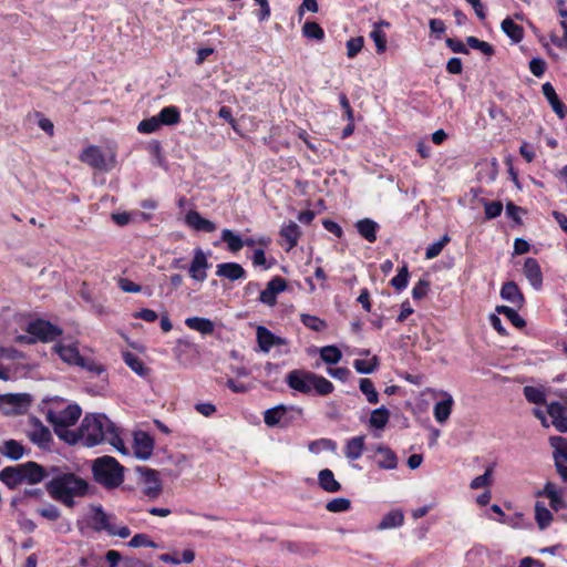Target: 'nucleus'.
I'll list each match as a JSON object with an SVG mask.
<instances>
[{"label": "nucleus", "instance_id": "obj_1", "mask_svg": "<svg viewBox=\"0 0 567 567\" xmlns=\"http://www.w3.org/2000/svg\"><path fill=\"white\" fill-rule=\"evenodd\" d=\"M80 437L83 445L87 447L107 442L121 453H126L124 443L120 439L115 425L105 414L86 415L80 426Z\"/></svg>", "mask_w": 567, "mask_h": 567}, {"label": "nucleus", "instance_id": "obj_2", "mask_svg": "<svg viewBox=\"0 0 567 567\" xmlns=\"http://www.w3.org/2000/svg\"><path fill=\"white\" fill-rule=\"evenodd\" d=\"M45 491L50 496H85L90 493V483L66 465H51Z\"/></svg>", "mask_w": 567, "mask_h": 567}, {"label": "nucleus", "instance_id": "obj_3", "mask_svg": "<svg viewBox=\"0 0 567 567\" xmlns=\"http://www.w3.org/2000/svg\"><path fill=\"white\" fill-rule=\"evenodd\" d=\"M285 381L291 390L306 395L315 391L318 395L324 396L334 390L333 384L328 379L303 369L291 370L286 375Z\"/></svg>", "mask_w": 567, "mask_h": 567}, {"label": "nucleus", "instance_id": "obj_4", "mask_svg": "<svg viewBox=\"0 0 567 567\" xmlns=\"http://www.w3.org/2000/svg\"><path fill=\"white\" fill-rule=\"evenodd\" d=\"M94 481L106 489L118 487L124 481V466L116 458L104 455L92 462Z\"/></svg>", "mask_w": 567, "mask_h": 567}, {"label": "nucleus", "instance_id": "obj_5", "mask_svg": "<svg viewBox=\"0 0 567 567\" xmlns=\"http://www.w3.org/2000/svg\"><path fill=\"white\" fill-rule=\"evenodd\" d=\"M92 520L93 528L95 530H106L112 536H118L126 538L131 535V530L127 526L116 528V526L110 523V516L103 511L101 506H92Z\"/></svg>", "mask_w": 567, "mask_h": 567}, {"label": "nucleus", "instance_id": "obj_6", "mask_svg": "<svg viewBox=\"0 0 567 567\" xmlns=\"http://www.w3.org/2000/svg\"><path fill=\"white\" fill-rule=\"evenodd\" d=\"M82 410L78 404H70L60 412L49 411L47 414V420L52 425H54L55 429H66L78 422Z\"/></svg>", "mask_w": 567, "mask_h": 567}, {"label": "nucleus", "instance_id": "obj_7", "mask_svg": "<svg viewBox=\"0 0 567 567\" xmlns=\"http://www.w3.org/2000/svg\"><path fill=\"white\" fill-rule=\"evenodd\" d=\"M27 332L42 342H50L62 334V329L52 324L50 321L37 319L28 324Z\"/></svg>", "mask_w": 567, "mask_h": 567}, {"label": "nucleus", "instance_id": "obj_8", "mask_svg": "<svg viewBox=\"0 0 567 567\" xmlns=\"http://www.w3.org/2000/svg\"><path fill=\"white\" fill-rule=\"evenodd\" d=\"M136 473L138 474V482L144 486V493L147 496L157 495L162 492V483L157 471L138 466Z\"/></svg>", "mask_w": 567, "mask_h": 567}, {"label": "nucleus", "instance_id": "obj_9", "mask_svg": "<svg viewBox=\"0 0 567 567\" xmlns=\"http://www.w3.org/2000/svg\"><path fill=\"white\" fill-rule=\"evenodd\" d=\"M21 465L22 483L38 484L49 480V466L44 467L37 462L28 461Z\"/></svg>", "mask_w": 567, "mask_h": 567}, {"label": "nucleus", "instance_id": "obj_10", "mask_svg": "<svg viewBox=\"0 0 567 567\" xmlns=\"http://www.w3.org/2000/svg\"><path fill=\"white\" fill-rule=\"evenodd\" d=\"M287 288L286 279L277 276L274 277L265 290L260 292L259 300L267 306H275L277 302V295L285 291Z\"/></svg>", "mask_w": 567, "mask_h": 567}, {"label": "nucleus", "instance_id": "obj_11", "mask_svg": "<svg viewBox=\"0 0 567 567\" xmlns=\"http://www.w3.org/2000/svg\"><path fill=\"white\" fill-rule=\"evenodd\" d=\"M134 455L140 460H148L154 450V440L146 432H137L134 436Z\"/></svg>", "mask_w": 567, "mask_h": 567}, {"label": "nucleus", "instance_id": "obj_12", "mask_svg": "<svg viewBox=\"0 0 567 567\" xmlns=\"http://www.w3.org/2000/svg\"><path fill=\"white\" fill-rule=\"evenodd\" d=\"M209 267L206 255L199 248L195 249L194 258L189 266V275L190 277L199 282H203L206 277V269Z\"/></svg>", "mask_w": 567, "mask_h": 567}, {"label": "nucleus", "instance_id": "obj_13", "mask_svg": "<svg viewBox=\"0 0 567 567\" xmlns=\"http://www.w3.org/2000/svg\"><path fill=\"white\" fill-rule=\"evenodd\" d=\"M81 162L90 165L96 169H107V165L104 158L102 151L95 146L91 145L82 151L80 154Z\"/></svg>", "mask_w": 567, "mask_h": 567}, {"label": "nucleus", "instance_id": "obj_14", "mask_svg": "<svg viewBox=\"0 0 567 567\" xmlns=\"http://www.w3.org/2000/svg\"><path fill=\"white\" fill-rule=\"evenodd\" d=\"M524 275L529 281V284L535 289H540L543 285V274L540 270V266L535 258L528 257L524 262L523 268Z\"/></svg>", "mask_w": 567, "mask_h": 567}, {"label": "nucleus", "instance_id": "obj_15", "mask_svg": "<svg viewBox=\"0 0 567 567\" xmlns=\"http://www.w3.org/2000/svg\"><path fill=\"white\" fill-rule=\"evenodd\" d=\"M216 276L236 281L246 277V270L237 262H223L217 265Z\"/></svg>", "mask_w": 567, "mask_h": 567}, {"label": "nucleus", "instance_id": "obj_16", "mask_svg": "<svg viewBox=\"0 0 567 567\" xmlns=\"http://www.w3.org/2000/svg\"><path fill=\"white\" fill-rule=\"evenodd\" d=\"M54 351L59 354L62 361L71 365H84V358L80 354L75 346H63L58 343L54 346Z\"/></svg>", "mask_w": 567, "mask_h": 567}, {"label": "nucleus", "instance_id": "obj_17", "mask_svg": "<svg viewBox=\"0 0 567 567\" xmlns=\"http://www.w3.org/2000/svg\"><path fill=\"white\" fill-rule=\"evenodd\" d=\"M185 223L197 231L213 233L216 230V225L202 217L196 210H189L185 216Z\"/></svg>", "mask_w": 567, "mask_h": 567}, {"label": "nucleus", "instance_id": "obj_18", "mask_svg": "<svg viewBox=\"0 0 567 567\" xmlns=\"http://www.w3.org/2000/svg\"><path fill=\"white\" fill-rule=\"evenodd\" d=\"M31 403V396L27 393H6L0 395V404L10 405L13 411L20 412Z\"/></svg>", "mask_w": 567, "mask_h": 567}, {"label": "nucleus", "instance_id": "obj_19", "mask_svg": "<svg viewBox=\"0 0 567 567\" xmlns=\"http://www.w3.org/2000/svg\"><path fill=\"white\" fill-rule=\"evenodd\" d=\"M31 442L37 444L41 449H47L49 443L52 441L50 430L44 426L39 420H35L34 429L28 433Z\"/></svg>", "mask_w": 567, "mask_h": 567}, {"label": "nucleus", "instance_id": "obj_20", "mask_svg": "<svg viewBox=\"0 0 567 567\" xmlns=\"http://www.w3.org/2000/svg\"><path fill=\"white\" fill-rule=\"evenodd\" d=\"M501 297L517 308H520L525 301L522 291L514 281H507L502 286Z\"/></svg>", "mask_w": 567, "mask_h": 567}, {"label": "nucleus", "instance_id": "obj_21", "mask_svg": "<svg viewBox=\"0 0 567 567\" xmlns=\"http://www.w3.org/2000/svg\"><path fill=\"white\" fill-rule=\"evenodd\" d=\"M375 452L379 455L377 464L380 468L394 470L398 466V457L390 447L379 444Z\"/></svg>", "mask_w": 567, "mask_h": 567}, {"label": "nucleus", "instance_id": "obj_22", "mask_svg": "<svg viewBox=\"0 0 567 567\" xmlns=\"http://www.w3.org/2000/svg\"><path fill=\"white\" fill-rule=\"evenodd\" d=\"M0 453L11 461H19L25 453L24 446L16 440H7L0 446Z\"/></svg>", "mask_w": 567, "mask_h": 567}, {"label": "nucleus", "instance_id": "obj_23", "mask_svg": "<svg viewBox=\"0 0 567 567\" xmlns=\"http://www.w3.org/2000/svg\"><path fill=\"white\" fill-rule=\"evenodd\" d=\"M364 435H359L347 441L344 447V455L350 461L360 458L364 451Z\"/></svg>", "mask_w": 567, "mask_h": 567}, {"label": "nucleus", "instance_id": "obj_24", "mask_svg": "<svg viewBox=\"0 0 567 567\" xmlns=\"http://www.w3.org/2000/svg\"><path fill=\"white\" fill-rule=\"evenodd\" d=\"M0 481L8 487L13 488L22 484L21 465L7 466L0 471Z\"/></svg>", "mask_w": 567, "mask_h": 567}, {"label": "nucleus", "instance_id": "obj_25", "mask_svg": "<svg viewBox=\"0 0 567 567\" xmlns=\"http://www.w3.org/2000/svg\"><path fill=\"white\" fill-rule=\"evenodd\" d=\"M355 228L361 237L369 243L377 240V230L379 229L378 223L370 218H363L357 221Z\"/></svg>", "mask_w": 567, "mask_h": 567}, {"label": "nucleus", "instance_id": "obj_26", "mask_svg": "<svg viewBox=\"0 0 567 567\" xmlns=\"http://www.w3.org/2000/svg\"><path fill=\"white\" fill-rule=\"evenodd\" d=\"M542 91H543L544 96L547 99V101L549 102L550 106L553 107L554 112L560 118L565 117V112H564L565 105L558 99L554 86L549 82H546V83L543 84Z\"/></svg>", "mask_w": 567, "mask_h": 567}, {"label": "nucleus", "instance_id": "obj_27", "mask_svg": "<svg viewBox=\"0 0 567 567\" xmlns=\"http://www.w3.org/2000/svg\"><path fill=\"white\" fill-rule=\"evenodd\" d=\"M185 324L202 334H212L215 330V323L210 319L203 317H189L185 320Z\"/></svg>", "mask_w": 567, "mask_h": 567}, {"label": "nucleus", "instance_id": "obj_28", "mask_svg": "<svg viewBox=\"0 0 567 567\" xmlns=\"http://www.w3.org/2000/svg\"><path fill=\"white\" fill-rule=\"evenodd\" d=\"M453 403V398L450 394L444 400L435 403L433 414L439 423H444L449 420Z\"/></svg>", "mask_w": 567, "mask_h": 567}, {"label": "nucleus", "instance_id": "obj_29", "mask_svg": "<svg viewBox=\"0 0 567 567\" xmlns=\"http://www.w3.org/2000/svg\"><path fill=\"white\" fill-rule=\"evenodd\" d=\"M404 522V515L400 509H392L383 516L377 528L379 530L391 529L400 527Z\"/></svg>", "mask_w": 567, "mask_h": 567}, {"label": "nucleus", "instance_id": "obj_30", "mask_svg": "<svg viewBox=\"0 0 567 567\" xmlns=\"http://www.w3.org/2000/svg\"><path fill=\"white\" fill-rule=\"evenodd\" d=\"M501 29L515 43L520 42L524 38L523 27L515 23L511 18L502 21Z\"/></svg>", "mask_w": 567, "mask_h": 567}, {"label": "nucleus", "instance_id": "obj_31", "mask_svg": "<svg viewBox=\"0 0 567 567\" xmlns=\"http://www.w3.org/2000/svg\"><path fill=\"white\" fill-rule=\"evenodd\" d=\"M288 412V406L279 404L275 408L268 409L264 413V422L266 425L274 427L280 425L281 420Z\"/></svg>", "mask_w": 567, "mask_h": 567}, {"label": "nucleus", "instance_id": "obj_32", "mask_svg": "<svg viewBox=\"0 0 567 567\" xmlns=\"http://www.w3.org/2000/svg\"><path fill=\"white\" fill-rule=\"evenodd\" d=\"M549 444L554 449L553 457L555 462H567V439L563 436H550Z\"/></svg>", "mask_w": 567, "mask_h": 567}, {"label": "nucleus", "instance_id": "obj_33", "mask_svg": "<svg viewBox=\"0 0 567 567\" xmlns=\"http://www.w3.org/2000/svg\"><path fill=\"white\" fill-rule=\"evenodd\" d=\"M320 486L328 493H336L340 489V484L336 481L332 471L321 470L318 475Z\"/></svg>", "mask_w": 567, "mask_h": 567}, {"label": "nucleus", "instance_id": "obj_34", "mask_svg": "<svg viewBox=\"0 0 567 567\" xmlns=\"http://www.w3.org/2000/svg\"><path fill=\"white\" fill-rule=\"evenodd\" d=\"M535 519L542 530L546 529L553 520L550 509L540 502H536L535 504Z\"/></svg>", "mask_w": 567, "mask_h": 567}, {"label": "nucleus", "instance_id": "obj_35", "mask_svg": "<svg viewBox=\"0 0 567 567\" xmlns=\"http://www.w3.org/2000/svg\"><path fill=\"white\" fill-rule=\"evenodd\" d=\"M300 234V228L295 221H290L280 229V235L288 243V250L297 246Z\"/></svg>", "mask_w": 567, "mask_h": 567}, {"label": "nucleus", "instance_id": "obj_36", "mask_svg": "<svg viewBox=\"0 0 567 567\" xmlns=\"http://www.w3.org/2000/svg\"><path fill=\"white\" fill-rule=\"evenodd\" d=\"M161 125H175L181 122V112L176 106H166L157 115Z\"/></svg>", "mask_w": 567, "mask_h": 567}, {"label": "nucleus", "instance_id": "obj_37", "mask_svg": "<svg viewBox=\"0 0 567 567\" xmlns=\"http://www.w3.org/2000/svg\"><path fill=\"white\" fill-rule=\"evenodd\" d=\"M221 240L227 244V248L231 252H237L244 247V240L230 229L221 231Z\"/></svg>", "mask_w": 567, "mask_h": 567}, {"label": "nucleus", "instance_id": "obj_38", "mask_svg": "<svg viewBox=\"0 0 567 567\" xmlns=\"http://www.w3.org/2000/svg\"><path fill=\"white\" fill-rule=\"evenodd\" d=\"M123 360L136 374L141 377H145L147 374L148 369L136 354L126 351L123 353Z\"/></svg>", "mask_w": 567, "mask_h": 567}, {"label": "nucleus", "instance_id": "obj_39", "mask_svg": "<svg viewBox=\"0 0 567 567\" xmlns=\"http://www.w3.org/2000/svg\"><path fill=\"white\" fill-rule=\"evenodd\" d=\"M275 334L266 327L259 326L257 328V342L264 352H269L274 347Z\"/></svg>", "mask_w": 567, "mask_h": 567}, {"label": "nucleus", "instance_id": "obj_40", "mask_svg": "<svg viewBox=\"0 0 567 567\" xmlns=\"http://www.w3.org/2000/svg\"><path fill=\"white\" fill-rule=\"evenodd\" d=\"M389 410L385 406H381L371 412L369 423L372 427L383 429L389 422Z\"/></svg>", "mask_w": 567, "mask_h": 567}, {"label": "nucleus", "instance_id": "obj_41", "mask_svg": "<svg viewBox=\"0 0 567 567\" xmlns=\"http://www.w3.org/2000/svg\"><path fill=\"white\" fill-rule=\"evenodd\" d=\"M496 312L504 315L518 329L526 326V321L518 315V312L508 306H497Z\"/></svg>", "mask_w": 567, "mask_h": 567}, {"label": "nucleus", "instance_id": "obj_42", "mask_svg": "<svg viewBox=\"0 0 567 567\" xmlns=\"http://www.w3.org/2000/svg\"><path fill=\"white\" fill-rule=\"evenodd\" d=\"M308 449L313 454H319L322 451L334 453L337 451V443L331 439H319L310 442Z\"/></svg>", "mask_w": 567, "mask_h": 567}, {"label": "nucleus", "instance_id": "obj_43", "mask_svg": "<svg viewBox=\"0 0 567 567\" xmlns=\"http://www.w3.org/2000/svg\"><path fill=\"white\" fill-rule=\"evenodd\" d=\"M353 367L361 374H371L378 369L379 359L375 355L370 360L357 359L353 362Z\"/></svg>", "mask_w": 567, "mask_h": 567}, {"label": "nucleus", "instance_id": "obj_44", "mask_svg": "<svg viewBox=\"0 0 567 567\" xmlns=\"http://www.w3.org/2000/svg\"><path fill=\"white\" fill-rule=\"evenodd\" d=\"M523 393L529 403L547 404L545 392L539 388L526 385L523 389Z\"/></svg>", "mask_w": 567, "mask_h": 567}, {"label": "nucleus", "instance_id": "obj_45", "mask_svg": "<svg viewBox=\"0 0 567 567\" xmlns=\"http://www.w3.org/2000/svg\"><path fill=\"white\" fill-rule=\"evenodd\" d=\"M360 391L365 395L367 401L371 404H377L379 402V394L374 388L373 382L368 379H361L359 383Z\"/></svg>", "mask_w": 567, "mask_h": 567}, {"label": "nucleus", "instance_id": "obj_46", "mask_svg": "<svg viewBox=\"0 0 567 567\" xmlns=\"http://www.w3.org/2000/svg\"><path fill=\"white\" fill-rule=\"evenodd\" d=\"M320 358L328 364H337L341 360L342 353L336 346H326L320 349Z\"/></svg>", "mask_w": 567, "mask_h": 567}, {"label": "nucleus", "instance_id": "obj_47", "mask_svg": "<svg viewBox=\"0 0 567 567\" xmlns=\"http://www.w3.org/2000/svg\"><path fill=\"white\" fill-rule=\"evenodd\" d=\"M451 241V237L445 234L442 236V238L435 243H432L431 245L427 246L426 250H425V258L426 259H433L435 257H437L441 251L443 250V248Z\"/></svg>", "mask_w": 567, "mask_h": 567}, {"label": "nucleus", "instance_id": "obj_48", "mask_svg": "<svg viewBox=\"0 0 567 567\" xmlns=\"http://www.w3.org/2000/svg\"><path fill=\"white\" fill-rule=\"evenodd\" d=\"M302 34L308 39L323 40L324 31L317 22H306L302 25Z\"/></svg>", "mask_w": 567, "mask_h": 567}, {"label": "nucleus", "instance_id": "obj_49", "mask_svg": "<svg viewBox=\"0 0 567 567\" xmlns=\"http://www.w3.org/2000/svg\"><path fill=\"white\" fill-rule=\"evenodd\" d=\"M300 320L307 328L317 332H320L327 328L324 320L312 315L302 313L300 316Z\"/></svg>", "mask_w": 567, "mask_h": 567}, {"label": "nucleus", "instance_id": "obj_50", "mask_svg": "<svg viewBox=\"0 0 567 567\" xmlns=\"http://www.w3.org/2000/svg\"><path fill=\"white\" fill-rule=\"evenodd\" d=\"M466 43L470 48L480 50L486 55H492L495 52L494 48L488 42L482 41L473 35L466 38Z\"/></svg>", "mask_w": 567, "mask_h": 567}, {"label": "nucleus", "instance_id": "obj_51", "mask_svg": "<svg viewBox=\"0 0 567 567\" xmlns=\"http://www.w3.org/2000/svg\"><path fill=\"white\" fill-rule=\"evenodd\" d=\"M409 282V269L408 266L404 265L398 272L395 277L391 279V286L394 287L396 290H402L406 288Z\"/></svg>", "mask_w": 567, "mask_h": 567}, {"label": "nucleus", "instance_id": "obj_52", "mask_svg": "<svg viewBox=\"0 0 567 567\" xmlns=\"http://www.w3.org/2000/svg\"><path fill=\"white\" fill-rule=\"evenodd\" d=\"M350 499L349 498H332L327 503L326 509L332 513L346 512L350 508Z\"/></svg>", "mask_w": 567, "mask_h": 567}, {"label": "nucleus", "instance_id": "obj_53", "mask_svg": "<svg viewBox=\"0 0 567 567\" xmlns=\"http://www.w3.org/2000/svg\"><path fill=\"white\" fill-rule=\"evenodd\" d=\"M371 39L375 43L377 52L382 53L386 49V37L385 33L374 25L373 30L370 33Z\"/></svg>", "mask_w": 567, "mask_h": 567}, {"label": "nucleus", "instance_id": "obj_54", "mask_svg": "<svg viewBox=\"0 0 567 567\" xmlns=\"http://www.w3.org/2000/svg\"><path fill=\"white\" fill-rule=\"evenodd\" d=\"M161 127V123L157 116H153L150 118H145L140 122L137 130L141 133H153L156 132Z\"/></svg>", "mask_w": 567, "mask_h": 567}, {"label": "nucleus", "instance_id": "obj_55", "mask_svg": "<svg viewBox=\"0 0 567 567\" xmlns=\"http://www.w3.org/2000/svg\"><path fill=\"white\" fill-rule=\"evenodd\" d=\"M128 546L133 548L138 547H151L156 548L157 545L148 538L145 534H136L134 535L131 540L128 542Z\"/></svg>", "mask_w": 567, "mask_h": 567}, {"label": "nucleus", "instance_id": "obj_56", "mask_svg": "<svg viewBox=\"0 0 567 567\" xmlns=\"http://www.w3.org/2000/svg\"><path fill=\"white\" fill-rule=\"evenodd\" d=\"M364 40L362 37L351 38L347 41V55L353 59L363 48Z\"/></svg>", "mask_w": 567, "mask_h": 567}, {"label": "nucleus", "instance_id": "obj_57", "mask_svg": "<svg viewBox=\"0 0 567 567\" xmlns=\"http://www.w3.org/2000/svg\"><path fill=\"white\" fill-rule=\"evenodd\" d=\"M55 433L61 440L65 441L69 444H75L79 441H81L80 429L75 432V431H69L66 429L58 427V429H55Z\"/></svg>", "mask_w": 567, "mask_h": 567}, {"label": "nucleus", "instance_id": "obj_58", "mask_svg": "<svg viewBox=\"0 0 567 567\" xmlns=\"http://www.w3.org/2000/svg\"><path fill=\"white\" fill-rule=\"evenodd\" d=\"M484 206L487 219L496 218L502 214L503 205L501 202H486Z\"/></svg>", "mask_w": 567, "mask_h": 567}, {"label": "nucleus", "instance_id": "obj_59", "mask_svg": "<svg viewBox=\"0 0 567 567\" xmlns=\"http://www.w3.org/2000/svg\"><path fill=\"white\" fill-rule=\"evenodd\" d=\"M547 405V414L551 417V421H555L564 415L566 412V408L559 402H550Z\"/></svg>", "mask_w": 567, "mask_h": 567}, {"label": "nucleus", "instance_id": "obj_60", "mask_svg": "<svg viewBox=\"0 0 567 567\" xmlns=\"http://www.w3.org/2000/svg\"><path fill=\"white\" fill-rule=\"evenodd\" d=\"M37 512L48 520L54 522L60 517L59 509L51 504L45 505L44 507L38 508Z\"/></svg>", "mask_w": 567, "mask_h": 567}, {"label": "nucleus", "instance_id": "obj_61", "mask_svg": "<svg viewBox=\"0 0 567 567\" xmlns=\"http://www.w3.org/2000/svg\"><path fill=\"white\" fill-rule=\"evenodd\" d=\"M491 476H492V470L487 468L483 475L475 477L471 482V487L473 489L486 487L491 483Z\"/></svg>", "mask_w": 567, "mask_h": 567}, {"label": "nucleus", "instance_id": "obj_62", "mask_svg": "<svg viewBox=\"0 0 567 567\" xmlns=\"http://www.w3.org/2000/svg\"><path fill=\"white\" fill-rule=\"evenodd\" d=\"M252 265L255 267H261L265 270L269 269L271 267V264L267 262L266 254L264 249H256L252 254Z\"/></svg>", "mask_w": 567, "mask_h": 567}, {"label": "nucleus", "instance_id": "obj_63", "mask_svg": "<svg viewBox=\"0 0 567 567\" xmlns=\"http://www.w3.org/2000/svg\"><path fill=\"white\" fill-rule=\"evenodd\" d=\"M529 70L535 76L539 78L545 73L546 62L540 58H534L529 62Z\"/></svg>", "mask_w": 567, "mask_h": 567}, {"label": "nucleus", "instance_id": "obj_64", "mask_svg": "<svg viewBox=\"0 0 567 567\" xmlns=\"http://www.w3.org/2000/svg\"><path fill=\"white\" fill-rule=\"evenodd\" d=\"M118 287L127 293H136L142 290V287L127 278L118 279Z\"/></svg>", "mask_w": 567, "mask_h": 567}]
</instances>
